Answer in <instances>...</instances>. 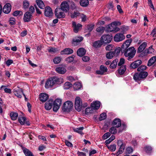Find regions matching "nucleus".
I'll return each mask as SVG.
<instances>
[{
    "label": "nucleus",
    "mask_w": 156,
    "mask_h": 156,
    "mask_svg": "<svg viewBox=\"0 0 156 156\" xmlns=\"http://www.w3.org/2000/svg\"><path fill=\"white\" fill-rule=\"evenodd\" d=\"M63 82V79L62 78L54 76L48 78L46 81L45 85L46 88L52 87L55 85L61 84Z\"/></svg>",
    "instance_id": "1"
},
{
    "label": "nucleus",
    "mask_w": 156,
    "mask_h": 156,
    "mask_svg": "<svg viewBox=\"0 0 156 156\" xmlns=\"http://www.w3.org/2000/svg\"><path fill=\"white\" fill-rule=\"evenodd\" d=\"M136 52V50L134 47H131L122 51V53H124L125 56L127 57V59L129 60L134 57Z\"/></svg>",
    "instance_id": "2"
},
{
    "label": "nucleus",
    "mask_w": 156,
    "mask_h": 156,
    "mask_svg": "<svg viewBox=\"0 0 156 156\" xmlns=\"http://www.w3.org/2000/svg\"><path fill=\"white\" fill-rule=\"evenodd\" d=\"M112 124L114 126L117 128L120 127V129L118 131L119 133L122 132L126 127V125L125 124H122V125L121 124V120L118 118L115 119L113 120Z\"/></svg>",
    "instance_id": "3"
},
{
    "label": "nucleus",
    "mask_w": 156,
    "mask_h": 156,
    "mask_svg": "<svg viewBox=\"0 0 156 156\" xmlns=\"http://www.w3.org/2000/svg\"><path fill=\"white\" fill-rule=\"evenodd\" d=\"M73 104L72 102L67 101L65 102L63 106L62 110L65 112H69L72 109Z\"/></svg>",
    "instance_id": "4"
},
{
    "label": "nucleus",
    "mask_w": 156,
    "mask_h": 156,
    "mask_svg": "<svg viewBox=\"0 0 156 156\" xmlns=\"http://www.w3.org/2000/svg\"><path fill=\"white\" fill-rule=\"evenodd\" d=\"M75 109L78 112L81 110L82 107V102L81 99L79 97L76 98L75 102Z\"/></svg>",
    "instance_id": "5"
},
{
    "label": "nucleus",
    "mask_w": 156,
    "mask_h": 156,
    "mask_svg": "<svg viewBox=\"0 0 156 156\" xmlns=\"http://www.w3.org/2000/svg\"><path fill=\"white\" fill-rule=\"evenodd\" d=\"M112 37L108 34L104 35L101 37V40L103 44L108 43L111 42L112 39Z\"/></svg>",
    "instance_id": "6"
},
{
    "label": "nucleus",
    "mask_w": 156,
    "mask_h": 156,
    "mask_svg": "<svg viewBox=\"0 0 156 156\" xmlns=\"http://www.w3.org/2000/svg\"><path fill=\"white\" fill-rule=\"evenodd\" d=\"M55 14L58 18H64L65 16V14L60 8H57L55 9Z\"/></svg>",
    "instance_id": "7"
},
{
    "label": "nucleus",
    "mask_w": 156,
    "mask_h": 156,
    "mask_svg": "<svg viewBox=\"0 0 156 156\" xmlns=\"http://www.w3.org/2000/svg\"><path fill=\"white\" fill-rule=\"evenodd\" d=\"M125 38V36L121 33H117L114 37V41L116 42H119L124 40Z\"/></svg>",
    "instance_id": "8"
},
{
    "label": "nucleus",
    "mask_w": 156,
    "mask_h": 156,
    "mask_svg": "<svg viewBox=\"0 0 156 156\" xmlns=\"http://www.w3.org/2000/svg\"><path fill=\"white\" fill-rule=\"evenodd\" d=\"M132 40L131 39H129L125 41L122 46V51H124L126 49L128 48L131 43L132 42Z\"/></svg>",
    "instance_id": "9"
},
{
    "label": "nucleus",
    "mask_w": 156,
    "mask_h": 156,
    "mask_svg": "<svg viewBox=\"0 0 156 156\" xmlns=\"http://www.w3.org/2000/svg\"><path fill=\"white\" fill-rule=\"evenodd\" d=\"M108 70L107 67L103 65H101L100 67V70L96 71V72L97 74L103 75L105 73L107 72Z\"/></svg>",
    "instance_id": "10"
},
{
    "label": "nucleus",
    "mask_w": 156,
    "mask_h": 156,
    "mask_svg": "<svg viewBox=\"0 0 156 156\" xmlns=\"http://www.w3.org/2000/svg\"><path fill=\"white\" fill-rule=\"evenodd\" d=\"M62 11L67 12L69 9V4L66 2H64L61 5V8Z\"/></svg>",
    "instance_id": "11"
},
{
    "label": "nucleus",
    "mask_w": 156,
    "mask_h": 156,
    "mask_svg": "<svg viewBox=\"0 0 156 156\" xmlns=\"http://www.w3.org/2000/svg\"><path fill=\"white\" fill-rule=\"evenodd\" d=\"M32 17V16L30 12H26L24 15L23 19L25 22H29L31 18Z\"/></svg>",
    "instance_id": "12"
},
{
    "label": "nucleus",
    "mask_w": 156,
    "mask_h": 156,
    "mask_svg": "<svg viewBox=\"0 0 156 156\" xmlns=\"http://www.w3.org/2000/svg\"><path fill=\"white\" fill-rule=\"evenodd\" d=\"M53 13L52 9L50 7L48 6L46 7L44 10V15L46 16H51Z\"/></svg>",
    "instance_id": "13"
},
{
    "label": "nucleus",
    "mask_w": 156,
    "mask_h": 156,
    "mask_svg": "<svg viewBox=\"0 0 156 156\" xmlns=\"http://www.w3.org/2000/svg\"><path fill=\"white\" fill-rule=\"evenodd\" d=\"M56 71L58 73L60 74H64L66 71V70L64 67L59 66L55 69Z\"/></svg>",
    "instance_id": "14"
},
{
    "label": "nucleus",
    "mask_w": 156,
    "mask_h": 156,
    "mask_svg": "<svg viewBox=\"0 0 156 156\" xmlns=\"http://www.w3.org/2000/svg\"><path fill=\"white\" fill-rule=\"evenodd\" d=\"M11 9V5L9 3H7L5 5L3 8V12L5 13L8 14L10 12Z\"/></svg>",
    "instance_id": "15"
},
{
    "label": "nucleus",
    "mask_w": 156,
    "mask_h": 156,
    "mask_svg": "<svg viewBox=\"0 0 156 156\" xmlns=\"http://www.w3.org/2000/svg\"><path fill=\"white\" fill-rule=\"evenodd\" d=\"M49 96L46 94L41 93L39 95L40 100L42 102H45L48 99Z\"/></svg>",
    "instance_id": "16"
},
{
    "label": "nucleus",
    "mask_w": 156,
    "mask_h": 156,
    "mask_svg": "<svg viewBox=\"0 0 156 156\" xmlns=\"http://www.w3.org/2000/svg\"><path fill=\"white\" fill-rule=\"evenodd\" d=\"M142 63L140 60H137L132 62L130 65V67L131 68L135 69L138 67Z\"/></svg>",
    "instance_id": "17"
},
{
    "label": "nucleus",
    "mask_w": 156,
    "mask_h": 156,
    "mask_svg": "<svg viewBox=\"0 0 156 156\" xmlns=\"http://www.w3.org/2000/svg\"><path fill=\"white\" fill-rule=\"evenodd\" d=\"M53 104V101L52 100H50L45 104V108L47 110L51 109Z\"/></svg>",
    "instance_id": "18"
},
{
    "label": "nucleus",
    "mask_w": 156,
    "mask_h": 156,
    "mask_svg": "<svg viewBox=\"0 0 156 156\" xmlns=\"http://www.w3.org/2000/svg\"><path fill=\"white\" fill-rule=\"evenodd\" d=\"M101 103L99 101H94L91 104V107L94 110H98L100 108Z\"/></svg>",
    "instance_id": "19"
},
{
    "label": "nucleus",
    "mask_w": 156,
    "mask_h": 156,
    "mask_svg": "<svg viewBox=\"0 0 156 156\" xmlns=\"http://www.w3.org/2000/svg\"><path fill=\"white\" fill-rule=\"evenodd\" d=\"M108 29V31L109 32H112V31L117 32L120 30V29L117 26L112 25V23L109 26Z\"/></svg>",
    "instance_id": "20"
},
{
    "label": "nucleus",
    "mask_w": 156,
    "mask_h": 156,
    "mask_svg": "<svg viewBox=\"0 0 156 156\" xmlns=\"http://www.w3.org/2000/svg\"><path fill=\"white\" fill-rule=\"evenodd\" d=\"M73 50L70 48H66L61 52V54H70L73 53Z\"/></svg>",
    "instance_id": "21"
},
{
    "label": "nucleus",
    "mask_w": 156,
    "mask_h": 156,
    "mask_svg": "<svg viewBox=\"0 0 156 156\" xmlns=\"http://www.w3.org/2000/svg\"><path fill=\"white\" fill-rule=\"evenodd\" d=\"M73 27V30L75 33L78 32L79 28L82 27V25L78 23L76 25V23L75 22H72Z\"/></svg>",
    "instance_id": "22"
},
{
    "label": "nucleus",
    "mask_w": 156,
    "mask_h": 156,
    "mask_svg": "<svg viewBox=\"0 0 156 156\" xmlns=\"http://www.w3.org/2000/svg\"><path fill=\"white\" fill-rule=\"evenodd\" d=\"M147 45L146 42H144L140 45L138 48L137 52L140 53L142 52L146 48Z\"/></svg>",
    "instance_id": "23"
},
{
    "label": "nucleus",
    "mask_w": 156,
    "mask_h": 156,
    "mask_svg": "<svg viewBox=\"0 0 156 156\" xmlns=\"http://www.w3.org/2000/svg\"><path fill=\"white\" fill-rule=\"evenodd\" d=\"M86 52V50L84 48H81L78 50L77 54L79 56L82 57L85 54Z\"/></svg>",
    "instance_id": "24"
},
{
    "label": "nucleus",
    "mask_w": 156,
    "mask_h": 156,
    "mask_svg": "<svg viewBox=\"0 0 156 156\" xmlns=\"http://www.w3.org/2000/svg\"><path fill=\"white\" fill-rule=\"evenodd\" d=\"M14 93L15 95L19 98H21V94L23 93V92L21 89H19L17 90H14Z\"/></svg>",
    "instance_id": "25"
},
{
    "label": "nucleus",
    "mask_w": 156,
    "mask_h": 156,
    "mask_svg": "<svg viewBox=\"0 0 156 156\" xmlns=\"http://www.w3.org/2000/svg\"><path fill=\"white\" fill-rule=\"evenodd\" d=\"M103 42L101 40L97 41L94 42L93 44V46L95 48H99L103 44Z\"/></svg>",
    "instance_id": "26"
},
{
    "label": "nucleus",
    "mask_w": 156,
    "mask_h": 156,
    "mask_svg": "<svg viewBox=\"0 0 156 156\" xmlns=\"http://www.w3.org/2000/svg\"><path fill=\"white\" fill-rule=\"evenodd\" d=\"M156 61V56H155L151 57L148 61L147 66H151Z\"/></svg>",
    "instance_id": "27"
},
{
    "label": "nucleus",
    "mask_w": 156,
    "mask_h": 156,
    "mask_svg": "<svg viewBox=\"0 0 156 156\" xmlns=\"http://www.w3.org/2000/svg\"><path fill=\"white\" fill-rule=\"evenodd\" d=\"M36 2L39 7L41 9L44 8V4L42 1L41 0H36Z\"/></svg>",
    "instance_id": "28"
},
{
    "label": "nucleus",
    "mask_w": 156,
    "mask_h": 156,
    "mask_svg": "<svg viewBox=\"0 0 156 156\" xmlns=\"http://www.w3.org/2000/svg\"><path fill=\"white\" fill-rule=\"evenodd\" d=\"M126 70V68L125 66H121L118 69V73L120 75L123 74Z\"/></svg>",
    "instance_id": "29"
},
{
    "label": "nucleus",
    "mask_w": 156,
    "mask_h": 156,
    "mask_svg": "<svg viewBox=\"0 0 156 156\" xmlns=\"http://www.w3.org/2000/svg\"><path fill=\"white\" fill-rule=\"evenodd\" d=\"M83 38L82 37H78L77 38L74 39L72 41V43L74 45H77V43L82 41Z\"/></svg>",
    "instance_id": "30"
},
{
    "label": "nucleus",
    "mask_w": 156,
    "mask_h": 156,
    "mask_svg": "<svg viewBox=\"0 0 156 156\" xmlns=\"http://www.w3.org/2000/svg\"><path fill=\"white\" fill-rule=\"evenodd\" d=\"M18 115V114L16 112H12L10 114V116L11 118L13 120H15L16 119Z\"/></svg>",
    "instance_id": "31"
},
{
    "label": "nucleus",
    "mask_w": 156,
    "mask_h": 156,
    "mask_svg": "<svg viewBox=\"0 0 156 156\" xmlns=\"http://www.w3.org/2000/svg\"><path fill=\"white\" fill-rule=\"evenodd\" d=\"M118 61V59H115L114 60L110 66V68L111 69H114L117 66Z\"/></svg>",
    "instance_id": "32"
},
{
    "label": "nucleus",
    "mask_w": 156,
    "mask_h": 156,
    "mask_svg": "<svg viewBox=\"0 0 156 156\" xmlns=\"http://www.w3.org/2000/svg\"><path fill=\"white\" fill-rule=\"evenodd\" d=\"M125 147V144L123 145L122 146H120V147L119 148V151L118 152L115 154L116 156H118L119 154H122Z\"/></svg>",
    "instance_id": "33"
},
{
    "label": "nucleus",
    "mask_w": 156,
    "mask_h": 156,
    "mask_svg": "<svg viewBox=\"0 0 156 156\" xmlns=\"http://www.w3.org/2000/svg\"><path fill=\"white\" fill-rule=\"evenodd\" d=\"M84 129V128L83 127H81L79 128H73V130L74 132L82 135L83 134L82 130Z\"/></svg>",
    "instance_id": "34"
},
{
    "label": "nucleus",
    "mask_w": 156,
    "mask_h": 156,
    "mask_svg": "<svg viewBox=\"0 0 156 156\" xmlns=\"http://www.w3.org/2000/svg\"><path fill=\"white\" fill-rule=\"evenodd\" d=\"M23 152L26 156H34L32 153L27 148L24 149Z\"/></svg>",
    "instance_id": "35"
},
{
    "label": "nucleus",
    "mask_w": 156,
    "mask_h": 156,
    "mask_svg": "<svg viewBox=\"0 0 156 156\" xmlns=\"http://www.w3.org/2000/svg\"><path fill=\"white\" fill-rule=\"evenodd\" d=\"M115 56V53L114 52L109 51L107 53L106 56L107 58L109 59L112 58L114 56Z\"/></svg>",
    "instance_id": "36"
},
{
    "label": "nucleus",
    "mask_w": 156,
    "mask_h": 156,
    "mask_svg": "<svg viewBox=\"0 0 156 156\" xmlns=\"http://www.w3.org/2000/svg\"><path fill=\"white\" fill-rule=\"evenodd\" d=\"M80 4L83 7H86L88 5L89 1L88 0H80Z\"/></svg>",
    "instance_id": "37"
},
{
    "label": "nucleus",
    "mask_w": 156,
    "mask_h": 156,
    "mask_svg": "<svg viewBox=\"0 0 156 156\" xmlns=\"http://www.w3.org/2000/svg\"><path fill=\"white\" fill-rule=\"evenodd\" d=\"M94 109L93 108L88 107L85 110V113L86 114H88L90 113H92L94 112Z\"/></svg>",
    "instance_id": "38"
},
{
    "label": "nucleus",
    "mask_w": 156,
    "mask_h": 156,
    "mask_svg": "<svg viewBox=\"0 0 156 156\" xmlns=\"http://www.w3.org/2000/svg\"><path fill=\"white\" fill-rule=\"evenodd\" d=\"M48 52L52 54L55 53L58 51L57 48L51 47H49V48L48 49Z\"/></svg>",
    "instance_id": "39"
},
{
    "label": "nucleus",
    "mask_w": 156,
    "mask_h": 156,
    "mask_svg": "<svg viewBox=\"0 0 156 156\" xmlns=\"http://www.w3.org/2000/svg\"><path fill=\"white\" fill-rule=\"evenodd\" d=\"M133 79L136 81H138L141 80L140 73H135L133 76Z\"/></svg>",
    "instance_id": "40"
},
{
    "label": "nucleus",
    "mask_w": 156,
    "mask_h": 156,
    "mask_svg": "<svg viewBox=\"0 0 156 156\" xmlns=\"http://www.w3.org/2000/svg\"><path fill=\"white\" fill-rule=\"evenodd\" d=\"M82 87L81 83L76 82L73 85V87L75 90H78L80 89Z\"/></svg>",
    "instance_id": "41"
},
{
    "label": "nucleus",
    "mask_w": 156,
    "mask_h": 156,
    "mask_svg": "<svg viewBox=\"0 0 156 156\" xmlns=\"http://www.w3.org/2000/svg\"><path fill=\"white\" fill-rule=\"evenodd\" d=\"M26 120V118L24 117H19L18 119L19 122L22 125L24 124Z\"/></svg>",
    "instance_id": "42"
},
{
    "label": "nucleus",
    "mask_w": 156,
    "mask_h": 156,
    "mask_svg": "<svg viewBox=\"0 0 156 156\" xmlns=\"http://www.w3.org/2000/svg\"><path fill=\"white\" fill-rule=\"evenodd\" d=\"M74 56L73 55L72 56H69L66 59L67 63H69L73 62L74 60Z\"/></svg>",
    "instance_id": "43"
},
{
    "label": "nucleus",
    "mask_w": 156,
    "mask_h": 156,
    "mask_svg": "<svg viewBox=\"0 0 156 156\" xmlns=\"http://www.w3.org/2000/svg\"><path fill=\"white\" fill-rule=\"evenodd\" d=\"M94 25L93 24H90L88 25L87 26V28L88 32H91L94 29Z\"/></svg>",
    "instance_id": "44"
},
{
    "label": "nucleus",
    "mask_w": 156,
    "mask_h": 156,
    "mask_svg": "<svg viewBox=\"0 0 156 156\" xmlns=\"http://www.w3.org/2000/svg\"><path fill=\"white\" fill-rule=\"evenodd\" d=\"M122 47L121 46V48L119 47L117 48L114 51H113V52H114V53H115V56L116 55H118L119 54V53L120 51L121 52V53H122Z\"/></svg>",
    "instance_id": "45"
},
{
    "label": "nucleus",
    "mask_w": 156,
    "mask_h": 156,
    "mask_svg": "<svg viewBox=\"0 0 156 156\" xmlns=\"http://www.w3.org/2000/svg\"><path fill=\"white\" fill-rule=\"evenodd\" d=\"M72 86V84L70 82H67L65 83L64 86V88L65 89H68Z\"/></svg>",
    "instance_id": "46"
},
{
    "label": "nucleus",
    "mask_w": 156,
    "mask_h": 156,
    "mask_svg": "<svg viewBox=\"0 0 156 156\" xmlns=\"http://www.w3.org/2000/svg\"><path fill=\"white\" fill-rule=\"evenodd\" d=\"M116 127H115V126L112 127H111L109 129V132L112 134H116L117 133V130L116 129Z\"/></svg>",
    "instance_id": "47"
},
{
    "label": "nucleus",
    "mask_w": 156,
    "mask_h": 156,
    "mask_svg": "<svg viewBox=\"0 0 156 156\" xmlns=\"http://www.w3.org/2000/svg\"><path fill=\"white\" fill-rule=\"evenodd\" d=\"M139 73L141 79L145 78L148 75L147 73L146 72H141Z\"/></svg>",
    "instance_id": "48"
},
{
    "label": "nucleus",
    "mask_w": 156,
    "mask_h": 156,
    "mask_svg": "<svg viewBox=\"0 0 156 156\" xmlns=\"http://www.w3.org/2000/svg\"><path fill=\"white\" fill-rule=\"evenodd\" d=\"M146 69V67L145 66L142 65L138 68L137 71L138 72H143Z\"/></svg>",
    "instance_id": "49"
},
{
    "label": "nucleus",
    "mask_w": 156,
    "mask_h": 156,
    "mask_svg": "<svg viewBox=\"0 0 156 156\" xmlns=\"http://www.w3.org/2000/svg\"><path fill=\"white\" fill-rule=\"evenodd\" d=\"M106 114L105 113H101L99 118V120L100 121H102L103 120L105 119L106 118Z\"/></svg>",
    "instance_id": "50"
},
{
    "label": "nucleus",
    "mask_w": 156,
    "mask_h": 156,
    "mask_svg": "<svg viewBox=\"0 0 156 156\" xmlns=\"http://www.w3.org/2000/svg\"><path fill=\"white\" fill-rule=\"evenodd\" d=\"M23 14V12L21 11L18 10L15 11L13 13V15L15 16H17L18 15L21 16Z\"/></svg>",
    "instance_id": "51"
},
{
    "label": "nucleus",
    "mask_w": 156,
    "mask_h": 156,
    "mask_svg": "<svg viewBox=\"0 0 156 156\" xmlns=\"http://www.w3.org/2000/svg\"><path fill=\"white\" fill-rule=\"evenodd\" d=\"M61 58L59 57H55L53 59V62L55 64H58L61 61Z\"/></svg>",
    "instance_id": "52"
},
{
    "label": "nucleus",
    "mask_w": 156,
    "mask_h": 156,
    "mask_svg": "<svg viewBox=\"0 0 156 156\" xmlns=\"http://www.w3.org/2000/svg\"><path fill=\"white\" fill-rule=\"evenodd\" d=\"M145 151L147 153H150L152 151V148L151 146H147L145 147Z\"/></svg>",
    "instance_id": "53"
},
{
    "label": "nucleus",
    "mask_w": 156,
    "mask_h": 156,
    "mask_svg": "<svg viewBox=\"0 0 156 156\" xmlns=\"http://www.w3.org/2000/svg\"><path fill=\"white\" fill-rule=\"evenodd\" d=\"M53 110L55 112H57L60 107V106L56 104V103H53Z\"/></svg>",
    "instance_id": "54"
},
{
    "label": "nucleus",
    "mask_w": 156,
    "mask_h": 156,
    "mask_svg": "<svg viewBox=\"0 0 156 156\" xmlns=\"http://www.w3.org/2000/svg\"><path fill=\"white\" fill-rule=\"evenodd\" d=\"M79 13L78 11H74L73 13L71 14V16L72 18L76 17L79 15Z\"/></svg>",
    "instance_id": "55"
},
{
    "label": "nucleus",
    "mask_w": 156,
    "mask_h": 156,
    "mask_svg": "<svg viewBox=\"0 0 156 156\" xmlns=\"http://www.w3.org/2000/svg\"><path fill=\"white\" fill-rule=\"evenodd\" d=\"M29 2L27 0H25L23 3V8L24 9L28 8L29 6Z\"/></svg>",
    "instance_id": "56"
},
{
    "label": "nucleus",
    "mask_w": 156,
    "mask_h": 156,
    "mask_svg": "<svg viewBox=\"0 0 156 156\" xmlns=\"http://www.w3.org/2000/svg\"><path fill=\"white\" fill-rule=\"evenodd\" d=\"M108 148H109L112 151H115L116 150V145L115 144L111 145L108 147Z\"/></svg>",
    "instance_id": "57"
},
{
    "label": "nucleus",
    "mask_w": 156,
    "mask_h": 156,
    "mask_svg": "<svg viewBox=\"0 0 156 156\" xmlns=\"http://www.w3.org/2000/svg\"><path fill=\"white\" fill-rule=\"evenodd\" d=\"M105 29V27H100L97 28L96 30L98 32L100 33H103L104 32Z\"/></svg>",
    "instance_id": "58"
},
{
    "label": "nucleus",
    "mask_w": 156,
    "mask_h": 156,
    "mask_svg": "<svg viewBox=\"0 0 156 156\" xmlns=\"http://www.w3.org/2000/svg\"><path fill=\"white\" fill-rule=\"evenodd\" d=\"M54 103H56V104L60 106L62 104V100L58 98L54 101Z\"/></svg>",
    "instance_id": "59"
},
{
    "label": "nucleus",
    "mask_w": 156,
    "mask_h": 156,
    "mask_svg": "<svg viewBox=\"0 0 156 156\" xmlns=\"http://www.w3.org/2000/svg\"><path fill=\"white\" fill-rule=\"evenodd\" d=\"M133 150L132 148L131 147H128L126 149V153L129 154L132 153L133 152Z\"/></svg>",
    "instance_id": "60"
},
{
    "label": "nucleus",
    "mask_w": 156,
    "mask_h": 156,
    "mask_svg": "<svg viewBox=\"0 0 156 156\" xmlns=\"http://www.w3.org/2000/svg\"><path fill=\"white\" fill-rule=\"evenodd\" d=\"M111 135L110 133L108 132L106 133H105L103 136V138L104 139H106L108 138Z\"/></svg>",
    "instance_id": "61"
},
{
    "label": "nucleus",
    "mask_w": 156,
    "mask_h": 156,
    "mask_svg": "<svg viewBox=\"0 0 156 156\" xmlns=\"http://www.w3.org/2000/svg\"><path fill=\"white\" fill-rule=\"evenodd\" d=\"M15 19L13 18H11L9 20V23L11 25H14L15 23Z\"/></svg>",
    "instance_id": "62"
},
{
    "label": "nucleus",
    "mask_w": 156,
    "mask_h": 156,
    "mask_svg": "<svg viewBox=\"0 0 156 156\" xmlns=\"http://www.w3.org/2000/svg\"><path fill=\"white\" fill-rule=\"evenodd\" d=\"M113 47V45L112 44L108 45L105 48L107 50L110 51L112 50V48Z\"/></svg>",
    "instance_id": "63"
},
{
    "label": "nucleus",
    "mask_w": 156,
    "mask_h": 156,
    "mask_svg": "<svg viewBox=\"0 0 156 156\" xmlns=\"http://www.w3.org/2000/svg\"><path fill=\"white\" fill-rule=\"evenodd\" d=\"M125 60L123 58H121L120 59V60L119 62L118 63V65L119 66H121L124 63Z\"/></svg>",
    "instance_id": "64"
}]
</instances>
